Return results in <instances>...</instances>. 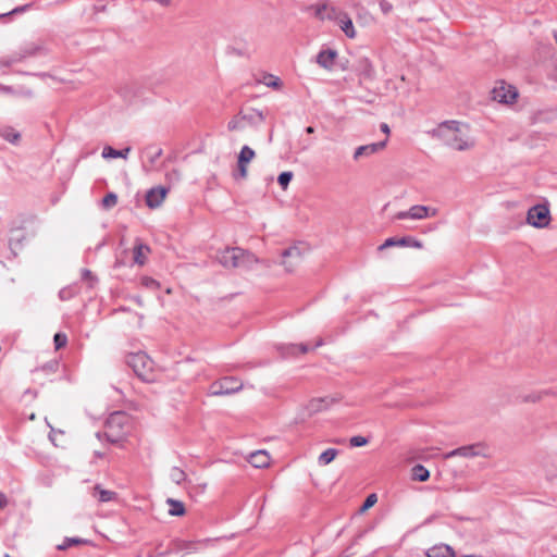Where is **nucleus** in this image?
I'll return each mask as SVG.
<instances>
[{
    "mask_svg": "<svg viewBox=\"0 0 557 557\" xmlns=\"http://www.w3.org/2000/svg\"><path fill=\"white\" fill-rule=\"evenodd\" d=\"M335 18L338 20V25L347 37H349V38L356 37V30H355L352 21L347 14L337 12V17H335Z\"/></svg>",
    "mask_w": 557,
    "mask_h": 557,
    "instance_id": "17",
    "label": "nucleus"
},
{
    "mask_svg": "<svg viewBox=\"0 0 557 557\" xmlns=\"http://www.w3.org/2000/svg\"><path fill=\"white\" fill-rule=\"evenodd\" d=\"M554 393L550 389H545L541 392H534L528 395L521 396L522 403H536L541 400L544 396L553 395Z\"/></svg>",
    "mask_w": 557,
    "mask_h": 557,
    "instance_id": "31",
    "label": "nucleus"
},
{
    "mask_svg": "<svg viewBox=\"0 0 557 557\" xmlns=\"http://www.w3.org/2000/svg\"><path fill=\"white\" fill-rule=\"evenodd\" d=\"M280 349H281V354L283 357H288V356H295L297 354H306L309 350V347L306 344H299V345L289 344V345L281 346Z\"/></svg>",
    "mask_w": 557,
    "mask_h": 557,
    "instance_id": "23",
    "label": "nucleus"
},
{
    "mask_svg": "<svg viewBox=\"0 0 557 557\" xmlns=\"http://www.w3.org/2000/svg\"><path fill=\"white\" fill-rule=\"evenodd\" d=\"M356 70L358 73L367 79L374 78V67L368 58H361L357 62Z\"/></svg>",
    "mask_w": 557,
    "mask_h": 557,
    "instance_id": "19",
    "label": "nucleus"
},
{
    "mask_svg": "<svg viewBox=\"0 0 557 557\" xmlns=\"http://www.w3.org/2000/svg\"><path fill=\"white\" fill-rule=\"evenodd\" d=\"M227 128L230 131H237V129H243L244 128V124H243V120H242L240 114L238 116H235L233 120H231L228 122Z\"/></svg>",
    "mask_w": 557,
    "mask_h": 557,
    "instance_id": "41",
    "label": "nucleus"
},
{
    "mask_svg": "<svg viewBox=\"0 0 557 557\" xmlns=\"http://www.w3.org/2000/svg\"><path fill=\"white\" fill-rule=\"evenodd\" d=\"M29 419H30V420H35V419H36L35 413H32V414L29 416Z\"/></svg>",
    "mask_w": 557,
    "mask_h": 557,
    "instance_id": "55",
    "label": "nucleus"
},
{
    "mask_svg": "<svg viewBox=\"0 0 557 557\" xmlns=\"http://www.w3.org/2000/svg\"><path fill=\"white\" fill-rule=\"evenodd\" d=\"M306 133L307 134H313L314 133V128L312 126H308V127H306Z\"/></svg>",
    "mask_w": 557,
    "mask_h": 557,
    "instance_id": "54",
    "label": "nucleus"
},
{
    "mask_svg": "<svg viewBox=\"0 0 557 557\" xmlns=\"http://www.w3.org/2000/svg\"><path fill=\"white\" fill-rule=\"evenodd\" d=\"M493 99L499 103H511L518 96L515 87L502 84L492 90Z\"/></svg>",
    "mask_w": 557,
    "mask_h": 557,
    "instance_id": "10",
    "label": "nucleus"
},
{
    "mask_svg": "<svg viewBox=\"0 0 557 557\" xmlns=\"http://www.w3.org/2000/svg\"><path fill=\"white\" fill-rule=\"evenodd\" d=\"M150 251L149 247L144 244H136L134 247V261L143 265L146 261V255Z\"/></svg>",
    "mask_w": 557,
    "mask_h": 557,
    "instance_id": "26",
    "label": "nucleus"
},
{
    "mask_svg": "<svg viewBox=\"0 0 557 557\" xmlns=\"http://www.w3.org/2000/svg\"><path fill=\"white\" fill-rule=\"evenodd\" d=\"M8 504L7 496L0 492V510L3 509Z\"/></svg>",
    "mask_w": 557,
    "mask_h": 557,
    "instance_id": "48",
    "label": "nucleus"
},
{
    "mask_svg": "<svg viewBox=\"0 0 557 557\" xmlns=\"http://www.w3.org/2000/svg\"><path fill=\"white\" fill-rule=\"evenodd\" d=\"M4 557H10V555L9 554H4Z\"/></svg>",
    "mask_w": 557,
    "mask_h": 557,
    "instance_id": "57",
    "label": "nucleus"
},
{
    "mask_svg": "<svg viewBox=\"0 0 557 557\" xmlns=\"http://www.w3.org/2000/svg\"><path fill=\"white\" fill-rule=\"evenodd\" d=\"M161 154H162V150L156 149V151L150 157L151 163H153Z\"/></svg>",
    "mask_w": 557,
    "mask_h": 557,
    "instance_id": "49",
    "label": "nucleus"
},
{
    "mask_svg": "<svg viewBox=\"0 0 557 557\" xmlns=\"http://www.w3.org/2000/svg\"><path fill=\"white\" fill-rule=\"evenodd\" d=\"M170 478L174 483L181 484L183 481H185L186 474L181 468L173 467L170 471Z\"/></svg>",
    "mask_w": 557,
    "mask_h": 557,
    "instance_id": "34",
    "label": "nucleus"
},
{
    "mask_svg": "<svg viewBox=\"0 0 557 557\" xmlns=\"http://www.w3.org/2000/svg\"><path fill=\"white\" fill-rule=\"evenodd\" d=\"M53 342H54L55 349L58 350V349L63 348L66 345L67 337L63 333H57L53 337Z\"/></svg>",
    "mask_w": 557,
    "mask_h": 557,
    "instance_id": "39",
    "label": "nucleus"
},
{
    "mask_svg": "<svg viewBox=\"0 0 557 557\" xmlns=\"http://www.w3.org/2000/svg\"><path fill=\"white\" fill-rule=\"evenodd\" d=\"M430 134L444 146L456 151L471 150L475 146L471 128L463 122L455 120L444 121L432 129Z\"/></svg>",
    "mask_w": 557,
    "mask_h": 557,
    "instance_id": "1",
    "label": "nucleus"
},
{
    "mask_svg": "<svg viewBox=\"0 0 557 557\" xmlns=\"http://www.w3.org/2000/svg\"><path fill=\"white\" fill-rule=\"evenodd\" d=\"M283 260L282 264L284 265L287 272H293L302 261V253L299 247L294 246L288 249H285L282 253Z\"/></svg>",
    "mask_w": 557,
    "mask_h": 557,
    "instance_id": "8",
    "label": "nucleus"
},
{
    "mask_svg": "<svg viewBox=\"0 0 557 557\" xmlns=\"http://www.w3.org/2000/svg\"><path fill=\"white\" fill-rule=\"evenodd\" d=\"M82 278L86 282H88L89 284V287H92L96 282H97V278L92 275V273L87 270V269H83L82 270Z\"/></svg>",
    "mask_w": 557,
    "mask_h": 557,
    "instance_id": "42",
    "label": "nucleus"
},
{
    "mask_svg": "<svg viewBox=\"0 0 557 557\" xmlns=\"http://www.w3.org/2000/svg\"><path fill=\"white\" fill-rule=\"evenodd\" d=\"M117 203V196L114 193L107 194L102 199V207L104 209H111Z\"/></svg>",
    "mask_w": 557,
    "mask_h": 557,
    "instance_id": "38",
    "label": "nucleus"
},
{
    "mask_svg": "<svg viewBox=\"0 0 557 557\" xmlns=\"http://www.w3.org/2000/svg\"><path fill=\"white\" fill-rule=\"evenodd\" d=\"M380 127H381V131L383 133H385L386 135H389L391 131H389V127H388V125L386 123H382Z\"/></svg>",
    "mask_w": 557,
    "mask_h": 557,
    "instance_id": "52",
    "label": "nucleus"
},
{
    "mask_svg": "<svg viewBox=\"0 0 557 557\" xmlns=\"http://www.w3.org/2000/svg\"><path fill=\"white\" fill-rule=\"evenodd\" d=\"M315 16L320 20H333L337 17V11L329 3H321L315 5Z\"/></svg>",
    "mask_w": 557,
    "mask_h": 557,
    "instance_id": "21",
    "label": "nucleus"
},
{
    "mask_svg": "<svg viewBox=\"0 0 557 557\" xmlns=\"http://www.w3.org/2000/svg\"><path fill=\"white\" fill-rule=\"evenodd\" d=\"M0 91L7 92V94L13 92L11 87H9V86H1V85H0Z\"/></svg>",
    "mask_w": 557,
    "mask_h": 557,
    "instance_id": "53",
    "label": "nucleus"
},
{
    "mask_svg": "<svg viewBox=\"0 0 557 557\" xmlns=\"http://www.w3.org/2000/svg\"><path fill=\"white\" fill-rule=\"evenodd\" d=\"M386 143H387V139L380 141V143H374V144H369V145L358 147L354 152V160L358 161L361 158L370 157V156L379 152L380 150L385 148Z\"/></svg>",
    "mask_w": 557,
    "mask_h": 557,
    "instance_id": "13",
    "label": "nucleus"
},
{
    "mask_svg": "<svg viewBox=\"0 0 557 557\" xmlns=\"http://www.w3.org/2000/svg\"><path fill=\"white\" fill-rule=\"evenodd\" d=\"M144 283H145V285H146V286H148V287H149V286H154V285H157V282H156L154 280H152V278H145V280H144Z\"/></svg>",
    "mask_w": 557,
    "mask_h": 557,
    "instance_id": "51",
    "label": "nucleus"
},
{
    "mask_svg": "<svg viewBox=\"0 0 557 557\" xmlns=\"http://www.w3.org/2000/svg\"><path fill=\"white\" fill-rule=\"evenodd\" d=\"M20 62H21V58L16 57L15 53H13L11 55L0 58V69L1 67H10Z\"/></svg>",
    "mask_w": 557,
    "mask_h": 557,
    "instance_id": "36",
    "label": "nucleus"
},
{
    "mask_svg": "<svg viewBox=\"0 0 557 557\" xmlns=\"http://www.w3.org/2000/svg\"><path fill=\"white\" fill-rule=\"evenodd\" d=\"M83 543H86V541L83 540V539H79V537H65L63 543L58 545L57 548L59 550H65V549H67L69 547H71L73 545H79V544H83Z\"/></svg>",
    "mask_w": 557,
    "mask_h": 557,
    "instance_id": "35",
    "label": "nucleus"
},
{
    "mask_svg": "<svg viewBox=\"0 0 557 557\" xmlns=\"http://www.w3.org/2000/svg\"><path fill=\"white\" fill-rule=\"evenodd\" d=\"M349 442L352 447H361L368 444V440L363 436H352Z\"/></svg>",
    "mask_w": 557,
    "mask_h": 557,
    "instance_id": "43",
    "label": "nucleus"
},
{
    "mask_svg": "<svg viewBox=\"0 0 557 557\" xmlns=\"http://www.w3.org/2000/svg\"><path fill=\"white\" fill-rule=\"evenodd\" d=\"M28 8H29V4L17 7V8L13 9L12 11H10L8 13L1 14L0 17L3 18V17H7L9 15H13V14H16V13L25 12Z\"/></svg>",
    "mask_w": 557,
    "mask_h": 557,
    "instance_id": "44",
    "label": "nucleus"
},
{
    "mask_svg": "<svg viewBox=\"0 0 557 557\" xmlns=\"http://www.w3.org/2000/svg\"><path fill=\"white\" fill-rule=\"evenodd\" d=\"M237 164H238V171H239L240 177L246 178L248 175V170H247L248 165L242 164V163H237Z\"/></svg>",
    "mask_w": 557,
    "mask_h": 557,
    "instance_id": "47",
    "label": "nucleus"
},
{
    "mask_svg": "<svg viewBox=\"0 0 557 557\" xmlns=\"http://www.w3.org/2000/svg\"><path fill=\"white\" fill-rule=\"evenodd\" d=\"M339 398L334 396H325L320 398H313L311 399L307 405V410L309 416H312L314 413H318L320 411H323L327 409L333 404L337 403Z\"/></svg>",
    "mask_w": 557,
    "mask_h": 557,
    "instance_id": "11",
    "label": "nucleus"
},
{
    "mask_svg": "<svg viewBox=\"0 0 557 557\" xmlns=\"http://www.w3.org/2000/svg\"><path fill=\"white\" fill-rule=\"evenodd\" d=\"M248 461L255 468H264L270 463V456L265 450H257L249 455Z\"/></svg>",
    "mask_w": 557,
    "mask_h": 557,
    "instance_id": "18",
    "label": "nucleus"
},
{
    "mask_svg": "<svg viewBox=\"0 0 557 557\" xmlns=\"http://www.w3.org/2000/svg\"><path fill=\"white\" fill-rule=\"evenodd\" d=\"M380 9L383 12V14L386 15V14L391 13V11L393 10V5L386 0H381Z\"/></svg>",
    "mask_w": 557,
    "mask_h": 557,
    "instance_id": "45",
    "label": "nucleus"
},
{
    "mask_svg": "<svg viewBox=\"0 0 557 557\" xmlns=\"http://www.w3.org/2000/svg\"><path fill=\"white\" fill-rule=\"evenodd\" d=\"M216 259L226 269H251L259 261L253 253L239 247L225 248L219 251Z\"/></svg>",
    "mask_w": 557,
    "mask_h": 557,
    "instance_id": "2",
    "label": "nucleus"
},
{
    "mask_svg": "<svg viewBox=\"0 0 557 557\" xmlns=\"http://www.w3.org/2000/svg\"><path fill=\"white\" fill-rule=\"evenodd\" d=\"M293 176H294V175H293V172H290V171L282 172V173L278 175V177H277V183L280 184V186H281L284 190L288 187V185H289V183H290V181H292Z\"/></svg>",
    "mask_w": 557,
    "mask_h": 557,
    "instance_id": "37",
    "label": "nucleus"
},
{
    "mask_svg": "<svg viewBox=\"0 0 557 557\" xmlns=\"http://www.w3.org/2000/svg\"><path fill=\"white\" fill-rule=\"evenodd\" d=\"M393 246H411L413 248H418V249H421L423 247V244L418 240V239H414L412 237H403V238H399V239H396L394 237H391V238H387L380 247L379 249L380 250H383V249H386V248H389V247H393Z\"/></svg>",
    "mask_w": 557,
    "mask_h": 557,
    "instance_id": "14",
    "label": "nucleus"
},
{
    "mask_svg": "<svg viewBox=\"0 0 557 557\" xmlns=\"http://www.w3.org/2000/svg\"><path fill=\"white\" fill-rule=\"evenodd\" d=\"M92 495L98 497L100 502L107 503L113 500L116 497V493L113 491L104 490L100 485L94 487Z\"/></svg>",
    "mask_w": 557,
    "mask_h": 557,
    "instance_id": "25",
    "label": "nucleus"
},
{
    "mask_svg": "<svg viewBox=\"0 0 557 557\" xmlns=\"http://www.w3.org/2000/svg\"><path fill=\"white\" fill-rule=\"evenodd\" d=\"M446 459L453 457H463V458H474V457H483L490 458V449L485 443H475L471 445H466L458 447L444 456Z\"/></svg>",
    "mask_w": 557,
    "mask_h": 557,
    "instance_id": "4",
    "label": "nucleus"
},
{
    "mask_svg": "<svg viewBox=\"0 0 557 557\" xmlns=\"http://www.w3.org/2000/svg\"><path fill=\"white\" fill-rule=\"evenodd\" d=\"M48 426L50 428L49 438L54 442V434L57 433V430L50 425V423L46 420Z\"/></svg>",
    "mask_w": 557,
    "mask_h": 557,
    "instance_id": "50",
    "label": "nucleus"
},
{
    "mask_svg": "<svg viewBox=\"0 0 557 557\" xmlns=\"http://www.w3.org/2000/svg\"><path fill=\"white\" fill-rule=\"evenodd\" d=\"M0 135L3 139L11 144H16L21 137L20 133L12 127H4L0 131Z\"/></svg>",
    "mask_w": 557,
    "mask_h": 557,
    "instance_id": "32",
    "label": "nucleus"
},
{
    "mask_svg": "<svg viewBox=\"0 0 557 557\" xmlns=\"http://www.w3.org/2000/svg\"><path fill=\"white\" fill-rule=\"evenodd\" d=\"M256 152L253 149H251L249 146L245 145L242 147L237 163L247 164L255 158Z\"/></svg>",
    "mask_w": 557,
    "mask_h": 557,
    "instance_id": "28",
    "label": "nucleus"
},
{
    "mask_svg": "<svg viewBox=\"0 0 557 557\" xmlns=\"http://www.w3.org/2000/svg\"><path fill=\"white\" fill-rule=\"evenodd\" d=\"M376 502H377V496H376V494H370V495L366 498V500H364L363 505L361 506L360 511H361V512L367 511V510H368V509H370L372 506H374Z\"/></svg>",
    "mask_w": 557,
    "mask_h": 557,
    "instance_id": "40",
    "label": "nucleus"
},
{
    "mask_svg": "<svg viewBox=\"0 0 557 557\" xmlns=\"http://www.w3.org/2000/svg\"><path fill=\"white\" fill-rule=\"evenodd\" d=\"M131 151V147H126L125 149L123 150H116L114 148H112L111 146H106L102 150V157L104 159H110V158H123V159H126L128 153Z\"/></svg>",
    "mask_w": 557,
    "mask_h": 557,
    "instance_id": "24",
    "label": "nucleus"
},
{
    "mask_svg": "<svg viewBox=\"0 0 557 557\" xmlns=\"http://www.w3.org/2000/svg\"><path fill=\"white\" fill-rule=\"evenodd\" d=\"M550 213L549 209L545 205H536L529 209L527 215V222L536 227L543 228L549 224Z\"/></svg>",
    "mask_w": 557,
    "mask_h": 557,
    "instance_id": "6",
    "label": "nucleus"
},
{
    "mask_svg": "<svg viewBox=\"0 0 557 557\" xmlns=\"http://www.w3.org/2000/svg\"><path fill=\"white\" fill-rule=\"evenodd\" d=\"M338 450L335 448H329L324 450L320 456L318 457V462L320 466H326L331 463L337 456Z\"/></svg>",
    "mask_w": 557,
    "mask_h": 557,
    "instance_id": "29",
    "label": "nucleus"
},
{
    "mask_svg": "<svg viewBox=\"0 0 557 557\" xmlns=\"http://www.w3.org/2000/svg\"><path fill=\"white\" fill-rule=\"evenodd\" d=\"M212 540L206 539L202 541H177L174 550L182 554H191L199 550L200 546H207Z\"/></svg>",
    "mask_w": 557,
    "mask_h": 557,
    "instance_id": "12",
    "label": "nucleus"
},
{
    "mask_svg": "<svg viewBox=\"0 0 557 557\" xmlns=\"http://www.w3.org/2000/svg\"><path fill=\"white\" fill-rule=\"evenodd\" d=\"M42 47L39 44L30 42L26 44L18 51L14 52L16 57L21 58V62L26 58L34 57L41 51Z\"/></svg>",
    "mask_w": 557,
    "mask_h": 557,
    "instance_id": "20",
    "label": "nucleus"
},
{
    "mask_svg": "<svg viewBox=\"0 0 557 557\" xmlns=\"http://www.w3.org/2000/svg\"><path fill=\"white\" fill-rule=\"evenodd\" d=\"M321 345H322V341H319V342L317 343V346H321Z\"/></svg>",
    "mask_w": 557,
    "mask_h": 557,
    "instance_id": "56",
    "label": "nucleus"
},
{
    "mask_svg": "<svg viewBox=\"0 0 557 557\" xmlns=\"http://www.w3.org/2000/svg\"><path fill=\"white\" fill-rule=\"evenodd\" d=\"M430 478L429 470L422 465H416L412 468V479L419 482H425Z\"/></svg>",
    "mask_w": 557,
    "mask_h": 557,
    "instance_id": "30",
    "label": "nucleus"
},
{
    "mask_svg": "<svg viewBox=\"0 0 557 557\" xmlns=\"http://www.w3.org/2000/svg\"><path fill=\"white\" fill-rule=\"evenodd\" d=\"M336 55L337 52L335 50H322L317 55V63L323 69L331 70L334 65Z\"/></svg>",
    "mask_w": 557,
    "mask_h": 557,
    "instance_id": "16",
    "label": "nucleus"
},
{
    "mask_svg": "<svg viewBox=\"0 0 557 557\" xmlns=\"http://www.w3.org/2000/svg\"><path fill=\"white\" fill-rule=\"evenodd\" d=\"M265 85L269 86V87H273V88H276L281 85V82L278 78L276 77H273L272 75L270 76V81L269 82H265Z\"/></svg>",
    "mask_w": 557,
    "mask_h": 557,
    "instance_id": "46",
    "label": "nucleus"
},
{
    "mask_svg": "<svg viewBox=\"0 0 557 557\" xmlns=\"http://www.w3.org/2000/svg\"><path fill=\"white\" fill-rule=\"evenodd\" d=\"M426 557H455V553L448 545H436L426 552Z\"/></svg>",
    "mask_w": 557,
    "mask_h": 557,
    "instance_id": "22",
    "label": "nucleus"
},
{
    "mask_svg": "<svg viewBox=\"0 0 557 557\" xmlns=\"http://www.w3.org/2000/svg\"><path fill=\"white\" fill-rule=\"evenodd\" d=\"M126 362L141 380L149 381L151 379L153 362L145 352L128 355Z\"/></svg>",
    "mask_w": 557,
    "mask_h": 557,
    "instance_id": "3",
    "label": "nucleus"
},
{
    "mask_svg": "<svg viewBox=\"0 0 557 557\" xmlns=\"http://www.w3.org/2000/svg\"><path fill=\"white\" fill-rule=\"evenodd\" d=\"M166 503L170 505L169 513L171 516H183L185 513L184 504L180 500H175L173 498H169Z\"/></svg>",
    "mask_w": 557,
    "mask_h": 557,
    "instance_id": "33",
    "label": "nucleus"
},
{
    "mask_svg": "<svg viewBox=\"0 0 557 557\" xmlns=\"http://www.w3.org/2000/svg\"><path fill=\"white\" fill-rule=\"evenodd\" d=\"M126 420V417L122 412H113L112 414H110V417L107 420L108 432L106 433V436L108 441H110L111 443H116L119 441L120 436L113 432V429L122 428Z\"/></svg>",
    "mask_w": 557,
    "mask_h": 557,
    "instance_id": "9",
    "label": "nucleus"
},
{
    "mask_svg": "<svg viewBox=\"0 0 557 557\" xmlns=\"http://www.w3.org/2000/svg\"><path fill=\"white\" fill-rule=\"evenodd\" d=\"M168 189L164 187H154L148 190L146 195V203L149 208H158L164 200Z\"/></svg>",
    "mask_w": 557,
    "mask_h": 557,
    "instance_id": "15",
    "label": "nucleus"
},
{
    "mask_svg": "<svg viewBox=\"0 0 557 557\" xmlns=\"http://www.w3.org/2000/svg\"><path fill=\"white\" fill-rule=\"evenodd\" d=\"M438 210L436 208H431L421 205H414L410 207L407 211H399L394 215V220H423L429 216L437 215Z\"/></svg>",
    "mask_w": 557,
    "mask_h": 557,
    "instance_id": "5",
    "label": "nucleus"
},
{
    "mask_svg": "<svg viewBox=\"0 0 557 557\" xmlns=\"http://www.w3.org/2000/svg\"><path fill=\"white\" fill-rule=\"evenodd\" d=\"M243 122H247L250 124H259L264 121V115L262 112L257 110H251L248 113H240Z\"/></svg>",
    "mask_w": 557,
    "mask_h": 557,
    "instance_id": "27",
    "label": "nucleus"
},
{
    "mask_svg": "<svg viewBox=\"0 0 557 557\" xmlns=\"http://www.w3.org/2000/svg\"><path fill=\"white\" fill-rule=\"evenodd\" d=\"M243 384L239 383L235 377H224L223 380L215 382L210 387V393L214 396L230 395L240 391Z\"/></svg>",
    "mask_w": 557,
    "mask_h": 557,
    "instance_id": "7",
    "label": "nucleus"
}]
</instances>
